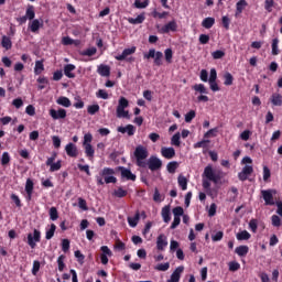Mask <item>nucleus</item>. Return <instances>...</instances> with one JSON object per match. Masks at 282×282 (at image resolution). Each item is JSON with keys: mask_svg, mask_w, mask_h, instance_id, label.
<instances>
[{"mask_svg": "<svg viewBox=\"0 0 282 282\" xmlns=\"http://www.w3.org/2000/svg\"><path fill=\"white\" fill-rule=\"evenodd\" d=\"M240 164H242L243 167L241 172L238 173V180H240V182H246V180L250 177V174L254 173V169L252 167V159L250 156H245Z\"/></svg>", "mask_w": 282, "mask_h": 282, "instance_id": "obj_1", "label": "nucleus"}, {"mask_svg": "<svg viewBox=\"0 0 282 282\" xmlns=\"http://www.w3.org/2000/svg\"><path fill=\"white\" fill-rule=\"evenodd\" d=\"M137 165L141 169H147V158H149V149L144 145H138L134 150Z\"/></svg>", "mask_w": 282, "mask_h": 282, "instance_id": "obj_2", "label": "nucleus"}, {"mask_svg": "<svg viewBox=\"0 0 282 282\" xmlns=\"http://www.w3.org/2000/svg\"><path fill=\"white\" fill-rule=\"evenodd\" d=\"M129 107V100L124 97H120L117 106V118H131L129 110H126Z\"/></svg>", "mask_w": 282, "mask_h": 282, "instance_id": "obj_3", "label": "nucleus"}, {"mask_svg": "<svg viewBox=\"0 0 282 282\" xmlns=\"http://www.w3.org/2000/svg\"><path fill=\"white\" fill-rule=\"evenodd\" d=\"M203 177L206 180H209V182H214V184H219V181L221 180V175L219 172H215L213 169V165H207L203 172Z\"/></svg>", "mask_w": 282, "mask_h": 282, "instance_id": "obj_4", "label": "nucleus"}, {"mask_svg": "<svg viewBox=\"0 0 282 282\" xmlns=\"http://www.w3.org/2000/svg\"><path fill=\"white\" fill-rule=\"evenodd\" d=\"M40 241H41V231H39L37 229H34L33 232L28 234L26 243L28 246H30V248H32V250L36 248V243H39Z\"/></svg>", "mask_w": 282, "mask_h": 282, "instance_id": "obj_5", "label": "nucleus"}, {"mask_svg": "<svg viewBox=\"0 0 282 282\" xmlns=\"http://www.w3.org/2000/svg\"><path fill=\"white\" fill-rule=\"evenodd\" d=\"M135 46H132L130 48H124L122 54L116 55V61H127L128 63H133L134 58L130 57L132 54H135Z\"/></svg>", "mask_w": 282, "mask_h": 282, "instance_id": "obj_6", "label": "nucleus"}, {"mask_svg": "<svg viewBox=\"0 0 282 282\" xmlns=\"http://www.w3.org/2000/svg\"><path fill=\"white\" fill-rule=\"evenodd\" d=\"M173 216H174V220L171 225V229L175 230V228H177V226H180V224L182 223V215H184V208H182L181 206H177L175 208H173L172 210Z\"/></svg>", "mask_w": 282, "mask_h": 282, "instance_id": "obj_7", "label": "nucleus"}, {"mask_svg": "<svg viewBox=\"0 0 282 282\" xmlns=\"http://www.w3.org/2000/svg\"><path fill=\"white\" fill-rule=\"evenodd\" d=\"M261 195L267 206H274V195H276L275 189H262Z\"/></svg>", "mask_w": 282, "mask_h": 282, "instance_id": "obj_8", "label": "nucleus"}, {"mask_svg": "<svg viewBox=\"0 0 282 282\" xmlns=\"http://www.w3.org/2000/svg\"><path fill=\"white\" fill-rule=\"evenodd\" d=\"M51 118H53V120H65L67 118V110L59 108V109H50L48 111Z\"/></svg>", "mask_w": 282, "mask_h": 282, "instance_id": "obj_9", "label": "nucleus"}, {"mask_svg": "<svg viewBox=\"0 0 282 282\" xmlns=\"http://www.w3.org/2000/svg\"><path fill=\"white\" fill-rule=\"evenodd\" d=\"M147 166L150 169V171H160V169H162V160H160L158 156H150L147 162Z\"/></svg>", "mask_w": 282, "mask_h": 282, "instance_id": "obj_10", "label": "nucleus"}, {"mask_svg": "<svg viewBox=\"0 0 282 282\" xmlns=\"http://www.w3.org/2000/svg\"><path fill=\"white\" fill-rule=\"evenodd\" d=\"M161 34H169V32H177V22L175 20L169 22L160 29Z\"/></svg>", "mask_w": 282, "mask_h": 282, "instance_id": "obj_11", "label": "nucleus"}, {"mask_svg": "<svg viewBox=\"0 0 282 282\" xmlns=\"http://www.w3.org/2000/svg\"><path fill=\"white\" fill-rule=\"evenodd\" d=\"M41 28H43V20L34 19L31 20V22L29 23V30L33 32V34L39 33V30H41Z\"/></svg>", "mask_w": 282, "mask_h": 282, "instance_id": "obj_12", "label": "nucleus"}, {"mask_svg": "<svg viewBox=\"0 0 282 282\" xmlns=\"http://www.w3.org/2000/svg\"><path fill=\"white\" fill-rule=\"evenodd\" d=\"M66 155L68 158H78V148L74 143H68L65 147Z\"/></svg>", "mask_w": 282, "mask_h": 282, "instance_id": "obj_13", "label": "nucleus"}, {"mask_svg": "<svg viewBox=\"0 0 282 282\" xmlns=\"http://www.w3.org/2000/svg\"><path fill=\"white\" fill-rule=\"evenodd\" d=\"M182 272H184V267H177L171 274L167 282H180V279H182Z\"/></svg>", "mask_w": 282, "mask_h": 282, "instance_id": "obj_14", "label": "nucleus"}, {"mask_svg": "<svg viewBox=\"0 0 282 282\" xmlns=\"http://www.w3.org/2000/svg\"><path fill=\"white\" fill-rule=\"evenodd\" d=\"M161 155L165 158V160H173L175 158V149L174 148H161Z\"/></svg>", "mask_w": 282, "mask_h": 282, "instance_id": "obj_15", "label": "nucleus"}, {"mask_svg": "<svg viewBox=\"0 0 282 282\" xmlns=\"http://www.w3.org/2000/svg\"><path fill=\"white\" fill-rule=\"evenodd\" d=\"M25 193H26V199L30 202L32 199V194L34 193V181H32L31 178L26 180Z\"/></svg>", "mask_w": 282, "mask_h": 282, "instance_id": "obj_16", "label": "nucleus"}, {"mask_svg": "<svg viewBox=\"0 0 282 282\" xmlns=\"http://www.w3.org/2000/svg\"><path fill=\"white\" fill-rule=\"evenodd\" d=\"M119 170L121 172V177H123L124 180H130L131 182H135L137 176L131 172V170L127 167H119Z\"/></svg>", "mask_w": 282, "mask_h": 282, "instance_id": "obj_17", "label": "nucleus"}, {"mask_svg": "<svg viewBox=\"0 0 282 282\" xmlns=\"http://www.w3.org/2000/svg\"><path fill=\"white\" fill-rule=\"evenodd\" d=\"M166 246H169V240L163 234H161L156 238V248H158V250H164L166 248Z\"/></svg>", "mask_w": 282, "mask_h": 282, "instance_id": "obj_18", "label": "nucleus"}, {"mask_svg": "<svg viewBox=\"0 0 282 282\" xmlns=\"http://www.w3.org/2000/svg\"><path fill=\"white\" fill-rule=\"evenodd\" d=\"M117 131L119 133H127V135H135V128L133 127V124H128L126 127H118Z\"/></svg>", "mask_w": 282, "mask_h": 282, "instance_id": "obj_19", "label": "nucleus"}, {"mask_svg": "<svg viewBox=\"0 0 282 282\" xmlns=\"http://www.w3.org/2000/svg\"><path fill=\"white\" fill-rule=\"evenodd\" d=\"M161 217L164 221V224H169L171 221V206L166 205L161 210Z\"/></svg>", "mask_w": 282, "mask_h": 282, "instance_id": "obj_20", "label": "nucleus"}, {"mask_svg": "<svg viewBox=\"0 0 282 282\" xmlns=\"http://www.w3.org/2000/svg\"><path fill=\"white\" fill-rule=\"evenodd\" d=\"M140 221V210H137L134 216H129L128 217V224L130 228H135Z\"/></svg>", "mask_w": 282, "mask_h": 282, "instance_id": "obj_21", "label": "nucleus"}, {"mask_svg": "<svg viewBox=\"0 0 282 282\" xmlns=\"http://www.w3.org/2000/svg\"><path fill=\"white\" fill-rule=\"evenodd\" d=\"M76 69L74 64H67L64 66V74L67 78H76V74L73 72Z\"/></svg>", "mask_w": 282, "mask_h": 282, "instance_id": "obj_22", "label": "nucleus"}, {"mask_svg": "<svg viewBox=\"0 0 282 282\" xmlns=\"http://www.w3.org/2000/svg\"><path fill=\"white\" fill-rule=\"evenodd\" d=\"M246 8H248V2L246 0H239L236 3V14H235V17H239V14H241V12H243V10H246Z\"/></svg>", "mask_w": 282, "mask_h": 282, "instance_id": "obj_23", "label": "nucleus"}, {"mask_svg": "<svg viewBox=\"0 0 282 282\" xmlns=\"http://www.w3.org/2000/svg\"><path fill=\"white\" fill-rule=\"evenodd\" d=\"M273 107H281L282 106V95L279 93H274L270 98Z\"/></svg>", "mask_w": 282, "mask_h": 282, "instance_id": "obj_24", "label": "nucleus"}, {"mask_svg": "<svg viewBox=\"0 0 282 282\" xmlns=\"http://www.w3.org/2000/svg\"><path fill=\"white\" fill-rule=\"evenodd\" d=\"M98 75L99 76H109L111 74V68L108 65H99L97 68Z\"/></svg>", "mask_w": 282, "mask_h": 282, "instance_id": "obj_25", "label": "nucleus"}, {"mask_svg": "<svg viewBox=\"0 0 282 282\" xmlns=\"http://www.w3.org/2000/svg\"><path fill=\"white\" fill-rule=\"evenodd\" d=\"M145 19L144 13H141L137 18H129L128 22H130L132 25H140V23H144Z\"/></svg>", "mask_w": 282, "mask_h": 282, "instance_id": "obj_26", "label": "nucleus"}, {"mask_svg": "<svg viewBox=\"0 0 282 282\" xmlns=\"http://www.w3.org/2000/svg\"><path fill=\"white\" fill-rule=\"evenodd\" d=\"M83 147H84L86 158H88L89 160H94V155L96 153V150H94V147L91 144H87Z\"/></svg>", "mask_w": 282, "mask_h": 282, "instance_id": "obj_27", "label": "nucleus"}, {"mask_svg": "<svg viewBox=\"0 0 282 282\" xmlns=\"http://www.w3.org/2000/svg\"><path fill=\"white\" fill-rule=\"evenodd\" d=\"M250 237H252L250 235V232H248V230H242V231H239L238 234H236V239L238 241H248V239H250Z\"/></svg>", "mask_w": 282, "mask_h": 282, "instance_id": "obj_28", "label": "nucleus"}, {"mask_svg": "<svg viewBox=\"0 0 282 282\" xmlns=\"http://www.w3.org/2000/svg\"><path fill=\"white\" fill-rule=\"evenodd\" d=\"M24 17L29 21H34V17H36V12L34 11V6H28Z\"/></svg>", "mask_w": 282, "mask_h": 282, "instance_id": "obj_29", "label": "nucleus"}, {"mask_svg": "<svg viewBox=\"0 0 282 282\" xmlns=\"http://www.w3.org/2000/svg\"><path fill=\"white\" fill-rule=\"evenodd\" d=\"M249 251H250V248H248V246H239L235 250L238 257H246V254H248Z\"/></svg>", "mask_w": 282, "mask_h": 282, "instance_id": "obj_30", "label": "nucleus"}, {"mask_svg": "<svg viewBox=\"0 0 282 282\" xmlns=\"http://www.w3.org/2000/svg\"><path fill=\"white\" fill-rule=\"evenodd\" d=\"M181 139H182V134L180 132H176L175 134H173V137L171 138L172 147H181L182 145V141H180Z\"/></svg>", "mask_w": 282, "mask_h": 282, "instance_id": "obj_31", "label": "nucleus"}, {"mask_svg": "<svg viewBox=\"0 0 282 282\" xmlns=\"http://www.w3.org/2000/svg\"><path fill=\"white\" fill-rule=\"evenodd\" d=\"M45 72V65H43V61H36L35 67H34V74L39 76L40 74H43Z\"/></svg>", "mask_w": 282, "mask_h": 282, "instance_id": "obj_32", "label": "nucleus"}, {"mask_svg": "<svg viewBox=\"0 0 282 282\" xmlns=\"http://www.w3.org/2000/svg\"><path fill=\"white\" fill-rule=\"evenodd\" d=\"M56 102L58 105H61V107H66V108L72 107V100H69V98H67V97L62 96V97L57 98Z\"/></svg>", "mask_w": 282, "mask_h": 282, "instance_id": "obj_33", "label": "nucleus"}, {"mask_svg": "<svg viewBox=\"0 0 282 282\" xmlns=\"http://www.w3.org/2000/svg\"><path fill=\"white\" fill-rule=\"evenodd\" d=\"M202 25L205 28V30H210V28L215 25V18H205Z\"/></svg>", "mask_w": 282, "mask_h": 282, "instance_id": "obj_34", "label": "nucleus"}, {"mask_svg": "<svg viewBox=\"0 0 282 282\" xmlns=\"http://www.w3.org/2000/svg\"><path fill=\"white\" fill-rule=\"evenodd\" d=\"M192 89L196 91V94H208V89H206V86L204 84H195Z\"/></svg>", "mask_w": 282, "mask_h": 282, "instance_id": "obj_35", "label": "nucleus"}, {"mask_svg": "<svg viewBox=\"0 0 282 282\" xmlns=\"http://www.w3.org/2000/svg\"><path fill=\"white\" fill-rule=\"evenodd\" d=\"M177 182L182 191H186L188 188V180H186L184 175H180Z\"/></svg>", "mask_w": 282, "mask_h": 282, "instance_id": "obj_36", "label": "nucleus"}, {"mask_svg": "<svg viewBox=\"0 0 282 282\" xmlns=\"http://www.w3.org/2000/svg\"><path fill=\"white\" fill-rule=\"evenodd\" d=\"M171 268V263L165 262V263H159L154 267V270L158 272H166Z\"/></svg>", "mask_w": 282, "mask_h": 282, "instance_id": "obj_37", "label": "nucleus"}, {"mask_svg": "<svg viewBox=\"0 0 282 282\" xmlns=\"http://www.w3.org/2000/svg\"><path fill=\"white\" fill-rule=\"evenodd\" d=\"M100 111V106L98 104L88 106L87 108V112L89 113V116H96V113H98Z\"/></svg>", "mask_w": 282, "mask_h": 282, "instance_id": "obj_38", "label": "nucleus"}, {"mask_svg": "<svg viewBox=\"0 0 282 282\" xmlns=\"http://www.w3.org/2000/svg\"><path fill=\"white\" fill-rule=\"evenodd\" d=\"M55 232H56V225L52 224L51 227L46 229L45 239L47 240L52 239Z\"/></svg>", "mask_w": 282, "mask_h": 282, "instance_id": "obj_39", "label": "nucleus"}, {"mask_svg": "<svg viewBox=\"0 0 282 282\" xmlns=\"http://www.w3.org/2000/svg\"><path fill=\"white\" fill-rule=\"evenodd\" d=\"M153 58H154V65H158V67H160L162 65V58H164V54L158 51Z\"/></svg>", "mask_w": 282, "mask_h": 282, "instance_id": "obj_40", "label": "nucleus"}, {"mask_svg": "<svg viewBox=\"0 0 282 282\" xmlns=\"http://www.w3.org/2000/svg\"><path fill=\"white\" fill-rule=\"evenodd\" d=\"M272 55L273 56H279V39H273L272 40Z\"/></svg>", "mask_w": 282, "mask_h": 282, "instance_id": "obj_41", "label": "nucleus"}, {"mask_svg": "<svg viewBox=\"0 0 282 282\" xmlns=\"http://www.w3.org/2000/svg\"><path fill=\"white\" fill-rule=\"evenodd\" d=\"M217 133H219V129L214 128V129H210L209 131H207V132L204 134V138H205L206 140H208V138H217Z\"/></svg>", "mask_w": 282, "mask_h": 282, "instance_id": "obj_42", "label": "nucleus"}, {"mask_svg": "<svg viewBox=\"0 0 282 282\" xmlns=\"http://www.w3.org/2000/svg\"><path fill=\"white\" fill-rule=\"evenodd\" d=\"M0 162L2 166H8V164H10V153L3 152L0 159Z\"/></svg>", "mask_w": 282, "mask_h": 282, "instance_id": "obj_43", "label": "nucleus"}, {"mask_svg": "<svg viewBox=\"0 0 282 282\" xmlns=\"http://www.w3.org/2000/svg\"><path fill=\"white\" fill-rule=\"evenodd\" d=\"M97 98H101V100H109V93H107V90L105 89H99L96 93Z\"/></svg>", "mask_w": 282, "mask_h": 282, "instance_id": "obj_44", "label": "nucleus"}, {"mask_svg": "<svg viewBox=\"0 0 282 282\" xmlns=\"http://www.w3.org/2000/svg\"><path fill=\"white\" fill-rule=\"evenodd\" d=\"M149 6V0H144L143 2L141 0H135L134 1V7L138 8L139 10H144Z\"/></svg>", "mask_w": 282, "mask_h": 282, "instance_id": "obj_45", "label": "nucleus"}, {"mask_svg": "<svg viewBox=\"0 0 282 282\" xmlns=\"http://www.w3.org/2000/svg\"><path fill=\"white\" fill-rule=\"evenodd\" d=\"M50 166L51 173H55V171H61V167L63 166L62 161H57L55 163H52Z\"/></svg>", "mask_w": 282, "mask_h": 282, "instance_id": "obj_46", "label": "nucleus"}, {"mask_svg": "<svg viewBox=\"0 0 282 282\" xmlns=\"http://www.w3.org/2000/svg\"><path fill=\"white\" fill-rule=\"evenodd\" d=\"M224 79H225L224 85L226 86L232 85V80H235V78L232 77V74L230 73H225Z\"/></svg>", "mask_w": 282, "mask_h": 282, "instance_id": "obj_47", "label": "nucleus"}, {"mask_svg": "<svg viewBox=\"0 0 282 282\" xmlns=\"http://www.w3.org/2000/svg\"><path fill=\"white\" fill-rule=\"evenodd\" d=\"M1 44H2V47H6L7 50H11L12 47V41L8 36L2 37Z\"/></svg>", "mask_w": 282, "mask_h": 282, "instance_id": "obj_48", "label": "nucleus"}, {"mask_svg": "<svg viewBox=\"0 0 282 282\" xmlns=\"http://www.w3.org/2000/svg\"><path fill=\"white\" fill-rule=\"evenodd\" d=\"M62 43L64 44V45H78V42L77 41H75L74 39H72V37H69V36H64L63 39H62Z\"/></svg>", "mask_w": 282, "mask_h": 282, "instance_id": "obj_49", "label": "nucleus"}, {"mask_svg": "<svg viewBox=\"0 0 282 282\" xmlns=\"http://www.w3.org/2000/svg\"><path fill=\"white\" fill-rule=\"evenodd\" d=\"M164 56H165L166 63H173V50L166 48L164 51Z\"/></svg>", "mask_w": 282, "mask_h": 282, "instance_id": "obj_50", "label": "nucleus"}, {"mask_svg": "<svg viewBox=\"0 0 282 282\" xmlns=\"http://www.w3.org/2000/svg\"><path fill=\"white\" fill-rule=\"evenodd\" d=\"M98 52L96 47H89L82 52V56H94Z\"/></svg>", "mask_w": 282, "mask_h": 282, "instance_id": "obj_51", "label": "nucleus"}, {"mask_svg": "<svg viewBox=\"0 0 282 282\" xmlns=\"http://www.w3.org/2000/svg\"><path fill=\"white\" fill-rule=\"evenodd\" d=\"M50 219L52 221H56V219H58V210L56 209V207H51V209H50Z\"/></svg>", "mask_w": 282, "mask_h": 282, "instance_id": "obj_52", "label": "nucleus"}, {"mask_svg": "<svg viewBox=\"0 0 282 282\" xmlns=\"http://www.w3.org/2000/svg\"><path fill=\"white\" fill-rule=\"evenodd\" d=\"M115 197H127V191H124L122 187H119L113 191Z\"/></svg>", "mask_w": 282, "mask_h": 282, "instance_id": "obj_53", "label": "nucleus"}, {"mask_svg": "<svg viewBox=\"0 0 282 282\" xmlns=\"http://www.w3.org/2000/svg\"><path fill=\"white\" fill-rule=\"evenodd\" d=\"M212 56L215 61H219V58H224V56H226V52L218 50V51L213 52Z\"/></svg>", "mask_w": 282, "mask_h": 282, "instance_id": "obj_54", "label": "nucleus"}, {"mask_svg": "<svg viewBox=\"0 0 282 282\" xmlns=\"http://www.w3.org/2000/svg\"><path fill=\"white\" fill-rule=\"evenodd\" d=\"M156 53L158 51H155V48H151L148 53L143 54V58H145V61H149V58H154Z\"/></svg>", "mask_w": 282, "mask_h": 282, "instance_id": "obj_55", "label": "nucleus"}, {"mask_svg": "<svg viewBox=\"0 0 282 282\" xmlns=\"http://www.w3.org/2000/svg\"><path fill=\"white\" fill-rule=\"evenodd\" d=\"M272 8H274V0H265L264 10H267V12H272Z\"/></svg>", "mask_w": 282, "mask_h": 282, "instance_id": "obj_56", "label": "nucleus"}, {"mask_svg": "<svg viewBox=\"0 0 282 282\" xmlns=\"http://www.w3.org/2000/svg\"><path fill=\"white\" fill-rule=\"evenodd\" d=\"M39 89H45V85H47L48 80L47 77H39L37 78Z\"/></svg>", "mask_w": 282, "mask_h": 282, "instance_id": "obj_57", "label": "nucleus"}, {"mask_svg": "<svg viewBox=\"0 0 282 282\" xmlns=\"http://www.w3.org/2000/svg\"><path fill=\"white\" fill-rule=\"evenodd\" d=\"M93 140H94V135H91V133H86L84 135L83 147L87 144H91Z\"/></svg>", "mask_w": 282, "mask_h": 282, "instance_id": "obj_58", "label": "nucleus"}, {"mask_svg": "<svg viewBox=\"0 0 282 282\" xmlns=\"http://www.w3.org/2000/svg\"><path fill=\"white\" fill-rule=\"evenodd\" d=\"M271 223H272V226H274L275 228H279V226H281V218L276 215H273L271 217Z\"/></svg>", "mask_w": 282, "mask_h": 282, "instance_id": "obj_59", "label": "nucleus"}, {"mask_svg": "<svg viewBox=\"0 0 282 282\" xmlns=\"http://www.w3.org/2000/svg\"><path fill=\"white\" fill-rule=\"evenodd\" d=\"M196 112L195 110H191L185 115V122H193V119L195 118Z\"/></svg>", "mask_w": 282, "mask_h": 282, "instance_id": "obj_60", "label": "nucleus"}, {"mask_svg": "<svg viewBox=\"0 0 282 282\" xmlns=\"http://www.w3.org/2000/svg\"><path fill=\"white\" fill-rule=\"evenodd\" d=\"M224 239V231H217L212 236L213 241H221Z\"/></svg>", "mask_w": 282, "mask_h": 282, "instance_id": "obj_61", "label": "nucleus"}, {"mask_svg": "<svg viewBox=\"0 0 282 282\" xmlns=\"http://www.w3.org/2000/svg\"><path fill=\"white\" fill-rule=\"evenodd\" d=\"M167 171L169 173H175L177 171V162H170L167 164Z\"/></svg>", "mask_w": 282, "mask_h": 282, "instance_id": "obj_62", "label": "nucleus"}, {"mask_svg": "<svg viewBox=\"0 0 282 282\" xmlns=\"http://www.w3.org/2000/svg\"><path fill=\"white\" fill-rule=\"evenodd\" d=\"M62 250H63V252L69 251V239L62 240Z\"/></svg>", "mask_w": 282, "mask_h": 282, "instance_id": "obj_63", "label": "nucleus"}, {"mask_svg": "<svg viewBox=\"0 0 282 282\" xmlns=\"http://www.w3.org/2000/svg\"><path fill=\"white\" fill-rule=\"evenodd\" d=\"M100 250H101V254H105L106 257H112V252H111V249H109V247H107V246H102L101 248H100Z\"/></svg>", "mask_w": 282, "mask_h": 282, "instance_id": "obj_64", "label": "nucleus"}]
</instances>
